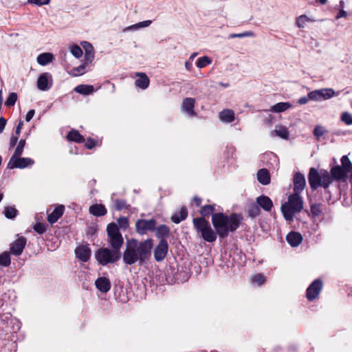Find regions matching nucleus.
I'll list each match as a JSON object with an SVG mask.
<instances>
[{
    "label": "nucleus",
    "mask_w": 352,
    "mask_h": 352,
    "mask_svg": "<svg viewBox=\"0 0 352 352\" xmlns=\"http://www.w3.org/2000/svg\"><path fill=\"white\" fill-rule=\"evenodd\" d=\"M85 71V65H80V66L75 67L72 69V74L75 76L83 74Z\"/></svg>",
    "instance_id": "51"
},
{
    "label": "nucleus",
    "mask_w": 352,
    "mask_h": 352,
    "mask_svg": "<svg viewBox=\"0 0 352 352\" xmlns=\"http://www.w3.org/2000/svg\"><path fill=\"white\" fill-rule=\"evenodd\" d=\"M94 256L100 265L105 266L117 262L121 256L120 252L113 249L100 248L95 252Z\"/></svg>",
    "instance_id": "4"
},
{
    "label": "nucleus",
    "mask_w": 352,
    "mask_h": 352,
    "mask_svg": "<svg viewBox=\"0 0 352 352\" xmlns=\"http://www.w3.org/2000/svg\"><path fill=\"white\" fill-rule=\"evenodd\" d=\"M193 201L197 206H199L201 203V199L198 197H194Z\"/></svg>",
    "instance_id": "63"
},
{
    "label": "nucleus",
    "mask_w": 352,
    "mask_h": 352,
    "mask_svg": "<svg viewBox=\"0 0 352 352\" xmlns=\"http://www.w3.org/2000/svg\"><path fill=\"white\" fill-rule=\"evenodd\" d=\"M89 212L96 217H102L107 214V210L102 204H94L89 207Z\"/></svg>",
    "instance_id": "27"
},
{
    "label": "nucleus",
    "mask_w": 352,
    "mask_h": 352,
    "mask_svg": "<svg viewBox=\"0 0 352 352\" xmlns=\"http://www.w3.org/2000/svg\"><path fill=\"white\" fill-rule=\"evenodd\" d=\"M155 226H157V221L154 219H140L135 222V230L140 235H144L148 232H154Z\"/></svg>",
    "instance_id": "6"
},
{
    "label": "nucleus",
    "mask_w": 352,
    "mask_h": 352,
    "mask_svg": "<svg viewBox=\"0 0 352 352\" xmlns=\"http://www.w3.org/2000/svg\"><path fill=\"white\" fill-rule=\"evenodd\" d=\"M155 236L160 240H166L165 238L169 235L170 229L166 225L155 226Z\"/></svg>",
    "instance_id": "24"
},
{
    "label": "nucleus",
    "mask_w": 352,
    "mask_h": 352,
    "mask_svg": "<svg viewBox=\"0 0 352 352\" xmlns=\"http://www.w3.org/2000/svg\"><path fill=\"white\" fill-rule=\"evenodd\" d=\"M52 85V76L50 73L41 74L37 80V87L41 91H47Z\"/></svg>",
    "instance_id": "11"
},
{
    "label": "nucleus",
    "mask_w": 352,
    "mask_h": 352,
    "mask_svg": "<svg viewBox=\"0 0 352 352\" xmlns=\"http://www.w3.org/2000/svg\"><path fill=\"white\" fill-rule=\"evenodd\" d=\"M347 172L345 171L344 168H342L341 166H335L331 169V175L335 180H340L344 178Z\"/></svg>",
    "instance_id": "23"
},
{
    "label": "nucleus",
    "mask_w": 352,
    "mask_h": 352,
    "mask_svg": "<svg viewBox=\"0 0 352 352\" xmlns=\"http://www.w3.org/2000/svg\"><path fill=\"white\" fill-rule=\"evenodd\" d=\"M188 215V210L186 207H182L179 212L175 213L171 217V220L175 223H179L186 219Z\"/></svg>",
    "instance_id": "29"
},
{
    "label": "nucleus",
    "mask_w": 352,
    "mask_h": 352,
    "mask_svg": "<svg viewBox=\"0 0 352 352\" xmlns=\"http://www.w3.org/2000/svg\"><path fill=\"white\" fill-rule=\"evenodd\" d=\"M214 206L213 205H206L201 207L200 213L204 217H208L210 214H214Z\"/></svg>",
    "instance_id": "38"
},
{
    "label": "nucleus",
    "mask_w": 352,
    "mask_h": 352,
    "mask_svg": "<svg viewBox=\"0 0 352 352\" xmlns=\"http://www.w3.org/2000/svg\"><path fill=\"white\" fill-rule=\"evenodd\" d=\"M327 131L324 129L323 126H316L314 130V135L319 139L321 136H322Z\"/></svg>",
    "instance_id": "50"
},
{
    "label": "nucleus",
    "mask_w": 352,
    "mask_h": 352,
    "mask_svg": "<svg viewBox=\"0 0 352 352\" xmlns=\"http://www.w3.org/2000/svg\"><path fill=\"white\" fill-rule=\"evenodd\" d=\"M211 63L212 60L209 57L205 56L198 58L196 63V65L199 68H204L206 66L211 64Z\"/></svg>",
    "instance_id": "39"
},
{
    "label": "nucleus",
    "mask_w": 352,
    "mask_h": 352,
    "mask_svg": "<svg viewBox=\"0 0 352 352\" xmlns=\"http://www.w3.org/2000/svg\"><path fill=\"white\" fill-rule=\"evenodd\" d=\"M115 208L118 210H121L128 208V205L125 200L123 199H116L115 200Z\"/></svg>",
    "instance_id": "47"
},
{
    "label": "nucleus",
    "mask_w": 352,
    "mask_h": 352,
    "mask_svg": "<svg viewBox=\"0 0 352 352\" xmlns=\"http://www.w3.org/2000/svg\"><path fill=\"white\" fill-rule=\"evenodd\" d=\"M17 100V94L14 92L10 93L5 102V105L8 107L14 106Z\"/></svg>",
    "instance_id": "45"
},
{
    "label": "nucleus",
    "mask_w": 352,
    "mask_h": 352,
    "mask_svg": "<svg viewBox=\"0 0 352 352\" xmlns=\"http://www.w3.org/2000/svg\"><path fill=\"white\" fill-rule=\"evenodd\" d=\"M53 55L50 53H43L38 56L37 62L41 65H46L52 62Z\"/></svg>",
    "instance_id": "33"
},
{
    "label": "nucleus",
    "mask_w": 352,
    "mask_h": 352,
    "mask_svg": "<svg viewBox=\"0 0 352 352\" xmlns=\"http://www.w3.org/2000/svg\"><path fill=\"white\" fill-rule=\"evenodd\" d=\"M292 105L289 102H278L271 107V111L276 113H280L291 108Z\"/></svg>",
    "instance_id": "32"
},
{
    "label": "nucleus",
    "mask_w": 352,
    "mask_h": 352,
    "mask_svg": "<svg viewBox=\"0 0 352 352\" xmlns=\"http://www.w3.org/2000/svg\"><path fill=\"white\" fill-rule=\"evenodd\" d=\"M152 21L151 20H146L142 22H139L136 24L128 26L125 28L123 32H126L128 31H135L140 28H146L149 26L151 24Z\"/></svg>",
    "instance_id": "31"
},
{
    "label": "nucleus",
    "mask_w": 352,
    "mask_h": 352,
    "mask_svg": "<svg viewBox=\"0 0 352 352\" xmlns=\"http://www.w3.org/2000/svg\"><path fill=\"white\" fill-rule=\"evenodd\" d=\"M341 120L347 125L352 124V114L344 112L341 116Z\"/></svg>",
    "instance_id": "48"
},
{
    "label": "nucleus",
    "mask_w": 352,
    "mask_h": 352,
    "mask_svg": "<svg viewBox=\"0 0 352 352\" xmlns=\"http://www.w3.org/2000/svg\"><path fill=\"white\" fill-rule=\"evenodd\" d=\"M257 179L263 185L270 183V172L266 168H261L257 173Z\"/></svg>",
    "instance_id": "26"
},
{
    "label": "nucleus",
    "mask_w": 352,
    "mask_h": 352,
    "mask_svg": "<svg viewBox=\"0 0 352 352\" xmlns=\"http://www.w3.org/2000/svg\"><path fill=\"white\" fill-rule=\"evenodd\" d=\"M153 248V242L151 239H147L143 241L131 239L127 241L126 248L123 252V262L131 265L137 262L140 264L148 259L151 255Z\"/></svg>",
    "instance_id": "2"
},
{
    "label": "nucleus",
    "mask_w": 352,
    "mask_h": 352,
    "mask_svg": "<svg viewBox=\"0 0 352 352\" xmlns=\"http://www.w3.org/2000/svg\"><path fill=\"white\" fill-rule=\"evenodd\" d=\"M23 121L20 120L19 122L18 123L16 130H15L16 135H17V136L19 135L21 129L23 127Z\"/></svg>",
    "instance_id": "60"
},
{
    "label": "nucleus",
    "mask_w": 352,
    "mask_h": 352,
    "mask_svg": "<svg viewBox=\"0 0 352 352\" xmlns=\"http://www.w3.org/2000/svg\"><path fill=\"white\" fill-rule=\"evenodd\" d=\"M96 287L102 293L108 292L111 287V281L107 277H99L95 281Z\"/></svg>",
    "instance_id": "16"
},
{
    "label": "nucleus",
    "mask_w": 352,
    "mask_h": 352,
    "mask_svg": "<svg viewBox=\"0 0 352 352\" xmlns=\"http://www.w3.org/2000/svg\"><path fill=\"white\" fill-rule=\"evenodd\" d=\"M25 140H21L17 146H16V148H15V151L14 152V154L12 155V156H15V157H20L22 153H23V148L25 147Z\"/></svg>",
    "instance_id": "44"
},
{
    "label": "nucleus",
    "mask_w": 352,
    "mask_h": 352,
    "mask_svg": "<svg viewBox=\"0 0 352 352\" xmlns=\"http://www.w3.org/2000/svg\"><path fill=\"white\" fill-rule=\"evenodd\" d=\"M335 96V91L331 88H323L310 91L308 94L311 100L321 101L329 100Z\"/></svg>",
    "instance_id": "7"
},
{
    "label": "nucleus",
    "mask_w": 352,
    "mask_h": 352,
    "mask_svg": "<svg viewBox=\"0 0 352 352\" xmlns=\"http://www.w3.org/2000/svg\"><path fill=\"white\" fill-rule=\"evenodd\" d=\"M303 208V201L297 193H293L288 197L287 202L281 206V212L285 219L287 221H292L294 215L300 212Z\"/></svg>",
    "instance_id": "3"
},
{
    "label": "nucleus",
    "mask_w": 352,
    "mask_h": 352,
    "mask_svg": "<svg viewBox=\"0 0 352 352\" xmlns=\"http://www.w3.org/2000/svg\"><path fill=\"white\" fill-rule=\"evenodd\" d=\"M195 100L192 98H186L183 100L182 108L190 116L196 115L194 107Z\"/></svg>",
    "instance_id": "17"
},
{
    "label": "nucleus",
    "mask_w": 352,
    "mask_h": 352,
    "mask_svg": "<svg viewBox=\"0 0 352 352\" xmlns=\"http://www.w3.org/2000/svg\"><path fill=\"white\" fill-rule=\"evenodd\" d=\"M322 288V282L320 279H316L308 287L306 296L310 301L316 299Z\"/></svg>",
    "instance_id": "10"
},
{
    "label": "nucleus",
    "mask_w": 352,
    "mask_h": 352,
    "mask_svg": "<svg viewBox=\"0 0 352 352\" xmlns=\"http://www.w3.org/2000/svg\"><path fill=\"white\" fill-rule=\"evenodd\" d=\"M248 213L251 217H256L260 214V208L258 204H252L249 206Z\"/></svg>",
    "instance_id": "42"
},
{
    "label": "nucleus",
    "mask_w": 352,
    "mask_h": 352,
    "mask_svg": "<svg viewBox=\"0 0 352 352\" xmlns=\"http://www.w3.org/2000/svg\"><path fill=\"white\" fill-rule=\"evenodd\" d=\"M76 256L82 262H87L89 260L91 251L87 245L78 246L75 250Z\"/></svg>",
    "instance_id": "14"
},
{
    "label": "nucleus",
    "mask_w": 352,
    "mask_h": 352,
    "mask_svg": "<svg viewBox=\"0 0 352 352\" xmlns=\"http://www.w3.org/2000/svg\"><path fill=\"white\" fill-rule=\"evenodd\" d=\"M191 66H192V64H191V61L190 60L185 63V67H186V69L190 70Z\"/></svg>",
    "instance_id": "64"
},
{
    "label": "nucleus",
    "mask_w": 352,
    "mask_h": 352,
    "mask_svg": "<svg viewBox=\"0 0 352 352\" xmlns=\"http://www.w3.org/2000/svg\"><path fill=\"white\" fill-rule=\"evenodd\" d=\"M333 177L330 175L329 173L326 170H321V180L320 186L324 188H327L333 182Z\"/></svg>",
    "instance_id": "28"
},
{
    "label": "nucleus",
    "mask_w": 352,
    "mask_h": 352,
    "mask_svg": "<svg viewBox=\"0 0 352 352\" xmlns=\"http://www.w3.org/2000/svg\"><path fill=\"white\" fill-rule=\"evenodd\" d=\"M321 170L318 172L316 168H311L308 175V181L310 188L315 190L320 186Z\"/></svg>",
    "instance_id": "13"
},
{
    "label": "nucleus",
    "mask_w": 352,
    "mask_h": 352,
    "mask_svg": "<svg viewBox=\"0 0 352 352\" xmlns=\"http://www.w3.org/2000/svg\"><path fill=\"white\" fill-rule=\"evenodd\" d=\"M82 46L85 49V65L90 63L94 58V51L92 45L87 41H82Z\"/></svg>",
    "instance_id": "19"
},
{
    "label": "nucleus",
    "mask_w": 352,
    "mask_h": 352,
    "mask_svg": "<svg viewBox=\"0 0 352 352\" xmlns=\"http://www.w3.org/2000/svg\"><path fill=\"white\" fill-rule=\"evenodd\" d=\"M346 16V12L342 10L340 11V12L337 15V19L341 18V17H345Z\"/></svg>",
    "instance_id": "62"
},
{
    "label": "nucleus",
    "mask_w": 352,
    "mask_h": 352,
    "mask_svg": "<svg viewBox=\"0 0 352 352\" xmlns=\"http://www.w3.org/2000/svg\"><path fill=\"white\" fill-rule=\"evenodd\" d=\"M18 139H19V136H17V135H12L10 138V148H12L16 145V144L17 143Z\"/></svg>",
    "instance_id": "57"
},
{
    "label": "nucleus",
    "mask_w": 352,
    "mask_h": 352,
    "mask_svg": "<svg viewBox=\"0 0 352 352\" xmlns=\"http://www.w3.org/2000/svg\"><path fill=\"white\" fill-rule=\"evenodd\" d=\"M265 281V278L261 274H258L252 278V282L257 283L258 285H262Z\"/></svg>",
    "instance_id": "54"
},
{
    "label": "nucleus",
    "mask_w": 352,
    "mask_h": 352,
    "mask_svg": "<svg viewBox=\"0 0 352 352\" xmlns=\"http://www.w3.org/2000/svg\"><path fill=\"white\" fill-rule=\"evenodd\" d=\"M50 2V0H28V3L36 5L37 6L48 5Z\"/></svg>",
    "instance_id": "53"
},
{
    "label": "nucleus",
    "mask_w": 352,
    "mask_h": 352,
    "mask_svg": "<svg viewBox=\"0 0 352 352\" xmlns=\"http://www.w3.org/2000/svg\"><path fill=\"white\" fill-rule=\"evenodd\" d=\"M168 251V244L166 240H160L153 251L154 258L157 262L162 261L166 256Z\"/></svg>",
    "instance_id": "9"
},
{
    "label": "nucleus",
    "mask_w": 352,
    "mask_h": 352,
    "mask_svg": "<svg viewBox=\"0 0 352 352\" xmlns=\"http://www.w3.org/2000/svg\"><path fill=\"white\" fill-rule=\"evenodd\" d=\"M34 113H35V111L34 109L30 110L25 116L26 122H30L32 120V118H33V116H34Z\"/></svg>",
    "instance_id": "58"
},
{
    "label": "nucleus",
    "mask_w": 352,
    "mask_h": 352,
    "mask_svg": "<svg viewBox=\"0 0 352 352\" xmlns=\"http://www.w3.org/2000/svg\"><path fill=\"white\" fill-rule=\"evenodd\" d=\"M305 186V176L300 173H296L294 177V193L300 195Z\"/></svg>",
    "instance_id": "15"
},
{
    "label": "nucleus",
    "mask_w": 352,
    "mask_h": 352,
    "mask_svg": "<svg viewBox=\"0 0 352 352\" xmlns=\"http://www.w3.org/2000/svg\"><path fill=\"white\" fill-rule=\"evenodd\" d=\"M219 117L222 122L230 123L234 120V113L229 109H223L219 113Z\"/></svg>",
    "instance_id": "25"
},
{
    "label": "nucleus",
    "mask_w": 352,
    "mask_h": 352,
    "mask_svg": "<svg viewBox=\"0 0 352 352\" xmlns=\"http://www.w3.org/2000/svg\"><path fill=\"white\" fill-rule=\"evenodd\" d=\"M286 240L291 246L296 247L301 243L302 237L298 232H291L287 235Z\"/></svg>",
    "instance_id": "22"
},
{
    "label": "nucleus",
    "mask_w": 352,
    "mask_h": 352,
    "mask_svg": "<svg viewBox=\"0 0 352 352\" xmlns=\"http://www.w3.org/2000/svg\"><path fill=\"white\" fill-rule=\"evenodd\" d=\"M118 223L119 225L118 228L123 229L124 230H126L129 227V220L126 217H122L118 219Z\"/></svg>",
    "instance_id": "49"
},
{
    "label": "nucleus",
    "mask_w": 352,
    "mask_h": 352,
    "mask_svg": "<svg viewBox=\"0 0 352 352\" xmlns=\"http://www.w3.org/2000/svg\"><path fill=\"white\" fill-rule=\"evenodd\" d=\"M311 20L305 14L300 15L296 19V24L299 28H303L307 22Z\"/></svg>",
    "instance_id": "43"
},
{
    "label": "nucleus",
    "mask_w": 352,
    "mask_h": 352,
    "mask_svg": "<svg viewBox=\"0 0 352 352\" xmlns=\"http://www.w3.org/2000/svg\"><path fill=\"white\" fill-rule=\"evenodd\" d=\"M6 120L3 117L0 118V133L3 132L6 124Z\"/></svg>",
    "instance_id": "61"
},
{
    "label": "nucleus",
    "mask_w": 352,
    "mask_h": 352,
    "mask_svg": "<svg viewBox=\"0 0 352 352\" xmlns=\"http://www.w3.org/2000/svg\"><path fill=\"white\" fill-rule=\"evenodd\" d=\"M254 36H255V34L254 32L246 31V32H244L242 33H239V34H230L229 38H245V37H254Z\"/></svg>",
    "instance_id": "41"
},
{
    "label": "nucleus",
    "mask_w": 352,
    "mask_h": 352,
    "mask_svg": "<svg viewBox=\"0 0 352 352\" xmlns=\"http://www.w3.org/2000/svg\"><path fill=\"white\" fill-rule=\"evenodd\" d=\"M26 242V238L24 236L19 237L10 244V253L14 256L21 255L25 248Z\"/></svg>",
    "instance_id": "12"
},
{
    "label": "nucleus",
    "mask_w": 352,
    "mask_h": 352,
    "mask_svg": "<svg viewBox=\"0 0 352 352\" xmlns=\"http://www.w3.org/2000/svg\"><path fill=\"white\" fill-rule=\"evenodd\" d=\"M243 219L240 214L232 213L230 215H226L222 212H218L212 215V223L215 231L204 217L195 218L193 225L197 232L201 233L204 241L212 243L216 241L217 234L220 238L224 239L228 236L229 232L236 231Z\"/></svg>",
    "instance_id": "1"
},
{
    "label": "nucleus",
    "mask_w": 352,
    "mask_h": 352,
    "mask_svg": "<svg viewBox=\"0 0 352 352\" xmlns=\"http://www.w3.org/2000/svg\"><path fill=\"white\" fill-rule=\"evenodd\" d=\"M135 76L140 77L135 81V85L142 89H146L148 88L150 80L145 73L137 72Z\"/></svg>",
    "instance_id": "21"
},
{
    "label": "nucleus",
    "mask_w": 352,
    "mask_h": 352,
    "mask_svg": "<svg viewBox=\"0 0 352 352\" xmlns=\"http://www.w3.org/2000/svg\"><path fill=\"white\" fill-rule=\"evenodd\" d=\"M67 138L69 141H73L76 142H82L84 141V138L80 133L76 130L70 131L67 135Z\"/></svg>",
    "instance_id": "34"
},
{
    "label": "nucleus",
    "mask_w": 352,
    "mask_h": 352,
    "mask_svg": "<svg viewBox=\"0 0 352 352\" xmlns=\"http://www.w3.org/2000/svg\"><path fill=\"white\" fill-rule=\"evenodd\" d=\"M34 164V161L30 157H20L12 156L8 164V168H25L31 166Z\"/></svg>",
    "instance_id": "8"
},
{
    "label": "nucleus",
    "mask_w": 352,
    "mask_h": 352,
    "mask_svg": "<svg viewBox=\"0 0 352 352\" xmlns=\"http://www.w3.org/2000/svg\"><path fill=\"white\" fill-rule=\"evenodd\" d=\"M74 91L82 95H89L94 91L93 85H80L74 88Z\"/></svg>",
    "instance_id": "30"
},
{
    "label": "nucleus",
    "mask_w": 352,
    "mask_h": 352,
    "mask_svg": "<svg viewBox=\"0 0 352 352\" xmlns=\"http://www.w3.org/2000/svg\"><path fill=\"white\" fill-rule=\"evenodd\" d=\"M310 210H311V214L315 217L319 216L321 213L320 204H315L311 205Z\"/></svg>",
    "instance_id": "52"
},
{
    "label": "nucleus",
    "mask_w": 352,
    "mask_h": 352,
    "mask_svg": "<svg viewBox=\"0 0 352 352\" xmlns=\"http://www.w3.org/2000/svg\"><path fill=\"white\" fill-rule=\"evenodd\" d=\"M342 168L345 171L349 173L352 170V163L346 155H344L341 158Z\"/></svg>",
    "instance_id": "40"
},
{
    "label": "nucleus",
    "mask_w": 352,
    "mask_h": 352,
    "mask_svg": "<svg viewBox=\"0 0 352 352\" xmlns=\"http://www.w3.org/2000/svg\"><path fill=\"white\" fill-rule=\"evenodd\" d=\"M107 232L108 243L111 249L120 252V249L124 244V239L118 225L115 223L108 224Z\"/></svg>",
    "instance_id": "5"
},
{
    "label": "nucleus",
    "mask_w": 352,
    "mask_h": 352,
    "mask_svg": "<svg viewBox=\"0 0 352 352\" xmlns=\"http://www.w3.org/2000/svg\"><path fill=\"white\" fill-rule=\"evenodd\" d=\"M34 230L38 234H43L46 230V228L43 223H37L34 226Z\"/></svg>",
    "instance_id": "55"
},
{
    "label": "nucleus",
    "mask_w": 352,
    "mask_h": 352,
    "mask_svg": "<svg viewBox=\"0 0 352 352\" xmlns=\"http://www.w3.org/2000/svg\"><path fill=\"white\" fill-rule=\"evenodd\" d=\"M96 145V142L91 139V138H88L87 139V141L85 144V146L89 148V149H91L92 148H94Z\"/></svg>",
    "instance_id": "56"
},
{
    "label": "nucleus",
    "mask_w": 352,
    "mask_h": 352,
    "mask_svg": "<svg viewBox=\"0 0 352 352\" xmlns=\"http://www.w3.org/2000/svg\"><path fill=\"white\" fill-rule=\"evenodd\" d=\"M310 99L309 98V96H303V97H301L298 101V103L299 104H305L308 102V101Z\"/></svg>",
    "instance_id": "59"
},
{
    "label": "nucleus",
    "mask_w": 352,
    "mask_h": 352,
    "mask_svg": "<svg viewBox=\"0 0 352 352\" xmlns=\"http://www.w3.org/2000/svg\"><path fill=\"white\" fill-rule=\"evenodd\" d=\"M256 204L265 211L270 212L272 207L273 203L270 197L265 195H261L256 198Z\"/></svg>",
    "instance_id": "18"
},
{
    "label": "nucleus",
    "mask_w": 352,
    "mask_h": 352,
    "mask_svg": "<svg viewBox=\"0 0 352 352\" xmlns=\"http://www.w3.org/2000/svg\"><path fill=\"white\" fill-rule=\"evenodd\" d=\"M3 213L6 218L12 219L17 215L18 211L13 206H8L6 207Z\"/></svg>",
    "instance_id": "37"
},
{
    "label": "nucleus",
    "mask_w": 352,
    "mask_h": 352,
    "mask_svg": "<svg viewBox=\"0 0 352 352\" xmlns=\"http://www.w3.org/2000/svg\"><path fill=\"white\" fill-rule=\"evenodd\" d=\"M274 134L284 140H288L289 138V131L285 126H278L272 132V135H273Z\"/></svg>",
    "instance_id": "35"
},
{
    "label": "nucleus",
    "mask_w": 352,
    "mask_h": 352,
    "mask_svg": "<svg viewBox=\"0 0 352 352\" xmlns=\"http://www.w3.org/2000/svg\"><path fill=\"white\" fill-rule=\"evenodd\" d=\"M11 259L10 253L8 252H3L0 254V266L8 267L10 265Z\"/></svg>",
    "instance_id": "36"
},
{
    "label": "nucleus",
    "mask_w": 352,
    "mask_h": 352,
    "mask_svg": "<svg viewBox=\"0 0 352 352\" xmlns=\"http://www.w3.org/2000/svg\"><path fill=\"white\" fill-rule=\"evenodd\" d=\"M65 207L63 205H59L54 211L48 214L47 221L50 223L53 224L56 222L63 214Z\"/></svg>",
    "instance_id": "20"
},
{
    "label": "nucleus",
    "mask_w": 352,
    "mask_h": 352,
    "mask_svg": "<svg viewBox=\"0 0 352 352\" xmlns=\"http://www.w3.org/2000/svg\"><path fill=\"white\" fill-rule=\"evenodd\" d=\"M70 52L75 58H79L82 56V50L77 45H73L70 48Z\"/></svg>",
    "instance_id": "46"
}]
</instances>
